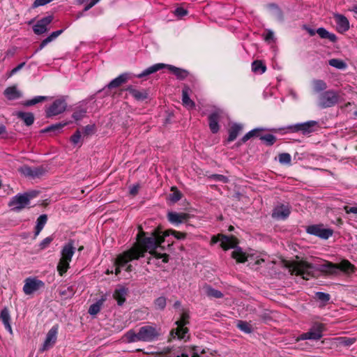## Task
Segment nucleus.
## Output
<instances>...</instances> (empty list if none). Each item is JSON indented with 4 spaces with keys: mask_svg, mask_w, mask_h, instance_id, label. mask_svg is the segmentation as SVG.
Wrapping results in <instances>:
<instances>
[{
    "mask_svg": "<svg viewBox=\"0 0 357 357\" xmlns=\"http://www.w3.org/2000/svg\"><path fill=\"white\" fill-rule=\"evenodd\" d=\"M45 283L36 278H28L24 280L23 291L26 295H31L44 288Z\"/></svg>",
    "mask_w": 357,
    "mask_h": 357,
    "instance_id": "obj_8",
    "label": "nucleus"
},
{
    "mask_svg": "<svg viewBox=\"0 0 357 357\" xmlns=\"http://www.w3.org/2000/svg\"><path fill=\"white\" fill-rule=\"evenodd\" d=\"M52 0H35L33 3V7L36 8L38 6H44L50 2H51Z\"/></svg>",
    "mask_w": 357,
    "mask_h": 357,
    "instance_id": "obj_55",
    "label": "nucleus"
},
{
    "mask_svg": "<svg viewBox=\"0 0 357 357\" xmlns=\"http://www.w3.org/2000/svg\"><path fill=\"white\" fill-rule=\"evenodd\" d=\"M317 123L315 121H310L302 123H297L289 127L293 132L301 131L303 134H309L312 132L314 128L317 126Z\"/></svg>",
    "mask_w": 357,
    "mask_h": 357,
    "instance_id": "obj_16",
    "label": "nucleus"
},
{
    "mask_svg": "<svg viewBox=\"0 0 357 357\" xmlns=\"http://www.w3.org/2000/svg\"><path fill=\"white\" fill-rule=\"evenodd\" d=\"M85 114H86V110L84 109H79L77 110H76L73 114V118L75 120V121H79L81 119H82L84 118V116H85Z\"/></svg>",
    "mask_w": 357,
    "mask_h": 357,
    "instance_id": "obj_48",
    "label": "nucleus"
},
{
    "mask_svg": "<svg viewBox=\"0 0 357 357\" xmlns=\"http://www.w3.org/2000/svg\"><path fill=\"white\" fill-rule=\"evenodd\" d=\"M139 185L137 184L131 186L130 188V194L133 196L136 195L139 191Z\"/></svg>",
    "mask_w": 357,
    "mask_h": 357,
    "instance_id": "obj_57",
    "label": "nucleus"
},
{
    "mask_svg": "<svg viewBox=\"0 0 357 357\" xmlns=\"http://www.w3.org/2000/svg\"><path fill=\"white\" fill-rule=\"evenodd\" d=\"M346 212L347 213H357V206L354 207H345Z\"/></svg>",
    "mask_w": 357,
    "mask_h": 357,
    "instance_id": "obj_64",
    "label": "nucleus"
},
{
    "mask_svg": "<svg viewBox=\"0 0 357 357\" xmlns=\"http://www.w3.org/2000/svg\"><path fill=\"white\" fill-rule=\"evenodd\" d=\"M290 214V209L289 206L281 204L277 206L273 212L272 216L274 218L278 220H284L286 219Z\"/></svg>",
    "mask_w": 357,
    "mask_h": 357,
    "instance_id": "obj_19",
    "label": "nucleus"
},
{
    "mask_svg": "<svg viewBox=\"0 0 357 357\" xmlns=\"http://www.w3.org/2000/svg\"><path fill=\"white\" fill-rule=\"evenodd\" d=\"M126 294L127 290L124 287H120L115 290L113 296L119 305H121L125 302Z\"/></svg>",
    "mask_w": 357,
    "mask_h": 357,
    "instance_id": "obj_25",
    "label": "nucleus"
},
{
    "mask_svg": "<svg viewBox=\"0 0 357 357\" xmlns=\"http://www.w3.org/2000/svg\"><path fill=\"white\" fill-rule=\"evenodd\" d=\"M334 18L337 24V30L340 33H344L349 29V22L346 17L340 14H335Z\"/></svg>",
    "mask_w": 357,
    "mask_h": 357,
    "instance_id": "obj_20",
    "label": "nucleus"
},
{
    "mask_svg": "<svg viewBox=\"0 0 357 357\" xmlns=\"http://www.w3.org/2000/svg\"><path fill=\"white\" fill-rule=\"evenodd\" d=\"M285 266L291 274L300 275L304 280H308L310 277L313 275L314 272L313 266L304 261L287 262Z\"/></svg>",
    "mask_w": 357,
    "mask_h": 357,
    "instance_id": "obj_3",
    "label": "nucleus"
},
{
    "mask_svg": "<svg viewBox=\"0 0 357 357\" xmlns=\"http://www.w3.org/2000/svg\"><path fill=\"white\" fill-rule=\"evenodd\" d=\"M75 248L73 241L68 242L62 248L61 251V258L57 265V271L60 275H63L67 272L70 262L75 254Z\"/></svg>",
    "mask_w": 357,
    "mask_h": 357,
    "instance_id": "obj_4",
    "label": "nucleus"
},
{
    "mask_svg": "<svg viewBox=\"0 0 357 357\" xmlns=\"http://www.w3.org/2000/svg\"><path fill=\"white\" fill-rule=\"evenodd\" d=\"M7 136L6 127L3 125H0V137L6 138Z\"/></svg>",
    "mask_w": 357,
    "mask_h": 357,
    "instance_id": "obj_60",
    "label": "nucleus"
},
{
    "mask_svg": "<svg viewBox=\"0 0 357 357\" xmlns=\"http://www.w3.org/2000/svg\"><path fill=\"white\" fill-rule=\"evenodd\" d=\"M175 15L178 17H183L187 15L188 12L183 8H178L175 10Z\"/></svg>",
    "mask_w": 357,
    "mask_h": 357,
    "instance_id": "obj_56",
    "label": "nucleus"
},
{
    "mask_svg": "<svg viewBox=\"0 0 357 357\" xmlns=\"http://www.w3.org/2000/svg\"><path fill=\"white\" fill-rule=\"evenodd\" d=\"M242 126L239 124H234L229 130L228 141H234L238 136L240 131L242 130Z\"/></svg>",
    "mask_w": 357,
    "mask_h": 357,
    "instance_id": "obj_30",
    "label": "nucleus"
},
{
    "mask_svg": "<svg viewBox=\"0 0 357 357\" xmlns=\"http://www.w3.org/2000/svg\"><path fill=\"white\" fill-rule=\"evenodd\" d=\"M82 133L81 132L77 130L70 137L71 142L76 145L78 144H82Z\"/></svg>",
    "mask_w": 357,
    "mask_h": 357,
    "instance_id": "obj_44",
    "label": "nucleus"
},
{
    "mask_svg": "<svg viewBox=\"0 0 357 357\" xmlns=\"http://www.w3.org/2000/svg\"><path fill=\"white\" fill-rule=\"evenodd\" d=\"M17 116L20 119H22L24 122L25 123V124L26 126H31V124H33V121H34V117H33V115L31 114V113H29V112H18L17 114Z\"/></svg>",
    "mask_w": 357,
    "mask_h": 357,
    "instance_id": "obj_32",
    "label": "nucleus"
},
{
    "mask_svg": "<svg viewBox=\"0 0 357 357\" xmlns=\"http://www.w3.org/2000/svg\"><path fill=\"white\" fill-rule=\"evenodd\" d=\"M338 101V96L333 91H327L319 97L318 105L321 108L330 107Z\"/></svg>",
    "mask_w": 357,
    "mask_h": 357,
    "instance_id": "obj_10",
    "label": "nucleus"
},
{
    "mask_svg": "<svg viewBox=\"0 0 357 357\" xmlns=\"http://www.w3.org/2000/svg\"><path fill=\"white\" fill-rule=\"evenodd\" d=\"M165 67H167L170 71H172L178 79H183L188 76V72L185 70L176 68L171 65H165L163 63H157L151 66L144 70L142 73L137 75V77L142 78L144 76H147L153 73H155Z\"/></svg>",
    "mask_w": 357,
    "mask_h": 357,
    "instance_id": "obj_5",
    "label": "nucleus"
},
{
    "mask_svg": "<svg viewBox=\"0 0 357 357\" xmlns=\"http://www.w3.org/2000/svg\"><path fill=\"white\" fill-rule=\"evenodd\" d=\"M36 195L37 192H32L16 195L10 200L9 206L13 208V210L19 211L27 206L29 204L30 199L35 197Z\"/></svg>",
    "mask_w": 357,
    "mask_h": 357,
    "instance_id": "obj_6",
    "label": "nucleus"
},
{
    "mask_svg": "<svg viewBox=\"0 0 357 357\" xmlns=\"http://www.w3.org/2000/svg\"><path fill=\"white\" fill-rule=\"evenodd\" d=\"M102 305V301H98L96 303L91 305L89 309V313L91 315L97 314L100 312Z\"/></svg>",
    "mask_w": 357,
    "mask_h": 357,
    "instance_id": "obj_39",
    "label": "nucleus"
},
{
    "mask_svg": "<svg viewBox=\"0 0 357 357\" xmlns=\"http://www.w3.org/2000/svg\"><path fill=\"white\" fill-rule=\"evenodd\" d=\"M316 296L319 300L323 302H327L330 299V295L324 292H317Z\"/></svg>",
    "mask_w": 357,
    "mask_h": 357,
    "instance_id": "obj_52",
    "label": "nucleus"
},
{
    "mask_svg": "<svg viewBox=\"0 0 357 357\" xmlns=\"http://www.w3.org/2000/svg\"><path fill=\"white\" fill-rule=\"evenodd\" d=\"M47 220V217L46 215H41L37 220V225H36V235H38L39 233L43 229V227L46 224Z\"/></svg>",
    "mask_w": 357,
    "mask_h": 357,
    "instance_id": "obj_36",
    "label": "nucleus"
},
{
    "mask_svg": "<svg viewBox=\"0 0 357 357\" xmlns=\"http://www.w3.org/2000/svg\"><path fill=\"white\" fill-rule=\"evenodd\" d=\"M129 79V75L128 73H123L120 75L119 77H116L113 80H112L109 84L107 85L108 88L113 89L116 88L121 86L122 84L127 82Z\"/></svg>",
    "mask_w": 357,
    "mask_h": 357,
    "instance_id": "obj_24",
    "label": "nucleus"
},
{
    "mask_svg": "<svg viewBox=\"0 0 357 357\" xmlns=\"http://www.w3.org/2000/svg\"><path fill=\"white\" fill-rule=\"evenodd\" d=\"M308 234L319 236L323 239H327L333 234V230L325 229L321 225H311L307 228Z\"/></svg>",
    "mask_w": 357,
    "mask_h": 357,
    "instance_id": "obj_15",
    "label": "nucleus"
},
{
    "mask_svg": "<svg viewBox=\"0 0 357 357\" xmlns=\"http://www.w3.org/2000/svg\"><path fill=\"white\" fill-rule=\"evenodd\" d=\"M97 3V1L92 0L88 5H86L84 8V11H87L91 9L93 6H94Z\"/></svg>",
    "mask_w": 357,
    "mask_h": 357,
    "instance_id": "obj_63",
    "label": "nucleus"
},
{
    "mask_svg": "<svg viewBox=\"0 0 357 357\" xmlns=\"http://www.w3.org/2000/svg\"><path fill=\"white\" fill-rule=\"evenodd\" d=\"M316 32L321 38H328L331 42H335L337 40V37L334 33L328 32L324 28H319Z\"/></svg>",
    "mask_w": 357,
    "mask_h": 357,
    "instance_id": "obj_31",
    "label": "nucleus"
},
{
    "mask_svg": "<svg viewBox=\"0 0 357 357\" xmlns=\"http://www.w3.org/2000/svg\"><path fill=\"white\" fill-rule=\"evenodd\" d=\"M95 132L94 125H87L83 128L82 135L83 137H88L93 135Z\"/></svg>",
    "mask_w": 357,
    "mask_h": 357,
    "instance_id": "obj_45",
    "label": "nucleus"
},
{
    "mask_svg": "<svg viewBox=\"0 0 357 357\" xmlns=\"http://www.w3.org/2000/svg\"><path fill=\"white\" fill-rule=\"evenodd\" d=\"M24 64H25V63H22L19 64L17 67L14 68L10 71L9 76H12L13 75H14L15 73L18 72L20 70H21L23 68V66H24Z\"/></svg>",
    "mask_w": 357,
    "mask_h": 357,
    "instance_id": "obj_58",
    "label": "nucleus"
},
{
    "mask_svg": "<svg viewBox=\"0 0 357 357\" xmlns=\"http://www.w3.org/2000/svg\"><path fill=\"white\" fill-rule=\"evenodd\" d=\"M67 107V103L63 98L56 99L46 109V115L47 117L59 115L63 113Z\"/></svg>",
    "mask_w": 357,
    "mask_h": 357,
    "instance_id": "obj_12",
    "label": "nucleus"
},
{
    "mask_svg": "<svg viewBox=\"0 0 357 357\" xmlns=\"http://www.w3.org/2000/svg\"><path fill=\"white\" fill-rule=\"evenodd\" d=\"M340 268V270L349 273L353 272L354 266L347 260H343L338 265L333 264L332 263L328 262L324 264L322 266V271H326L327 273H332L334 272L335 269Z\"/></svg>",
    "mask_w": 357,
    "mask_h": 357,
    "instance_id": "obj_11",
    "label": "nucleus"
},
{
    "mask_svg": "<svg viewBox=\"0 0 357 357\" xmlns=\"http://www.w3.org/2000/svg\"><path fill=\"white\" fill-rule=\"evenodd\" d=\"M237 327L246 333H250L252 331L251 325L245 321H239L237 324Z\"/></svg>",
    "mask_w": 357,
    "mask_h": 357,
    "instance_id": "obj_40",
    "label": "nucleus"
},
{
    "mask_svg": "<svg viewBox=\"0 0 357 357\" xmlns=\"http://www.w3.org/2000/svg\"><path fill=\"white\" fill-rule=\"evenodd\" d=\"M63 30H58L56 31L52 32L50 36H51L52 39L54 40L56 39L59 36H60L63 33Z\"/></svg>",
    "mask_w": 357,
    "mask_h": 357,
    "instance_id": "obj_61",
    "label": "nucleus"
},
{
    "mask_svg": "<svg viewBox=\"0 0 357 357\" xmlns=\"http://www.w3.org/2000/svg\"><path fill=\"white\" fill-rule=\"evenodd\" d=\"M174 189V187L172 188L173 192L169 195V199L171 201L176 202L181 198V194L179 191Z\"/></svg>",
    "mask_w": 357,
    "mask_h": 357,
    "instance_id": "obj_50",
    "label": "nucleus"
},
{
    "mask_svg": "<svg viewBox=\"0 0 357 357\" xmlns=\"http://www.w3.org/2000/svg\"><path fill=\"white\" fill-rule=\"evenodd\" d=\"M130 94L137 100L142 101L148 98V93L146 90H139L131 86L127 89Z\"/></svg>",
    "mask_w": 357,
    "mask_h": 357,
    "instance_id": "obj_22",
    "label": "nucleus"
},
{
    "mask_svg": "<svg viewBox=\"0 0 357 357\" xmlns=\"http://www.w3.org/2000/svg\"><path fill=\"white\" fill-rule=\"evenodd\" d=\"M211 177H213V178H215L217 181H222L224 183H225L227 180L225 176H224L222 175H220V174H214Z\"/></svg>",
    "mask_w": 357,
    "mask_h": 357,
    "instance_id": "obj_59",
    "label": "nucleus"
},
{
    "mask_svg": "<svg viewBox=\"0 0 357 357\" xmlns=\"http://www.w3.org/2000/svg\"><path fill=\"white\" fill-rule=\"evenodd\" d=\"M161 329L155 324H149L140 327L137 332L128 331L123 336L124 341L128 343L135 342H153L159 340Z\"/></svg>",
    "mask_w": 357,
    "mask_h": 357,
    "instance_id": "obj_2",
    "label": "nucleus"
},
{
    "mask_svg": "<svg viewBox=\"0 0 357 357\" xmlns=\"http://www.w3.org/2000/svg\"><path fill=\"white\" fill-rule=\"evenodd\" d=\"M53 238L50 236H48L45 238L40 243V248L41 249L46 248L50 243L52 241Z\"/></svg>",
    "mask_w": 357,
    "mask_h": 357,
    "instance_id": "obj_54",
    "label": "nucleus"
},
{
    "mask_svg": "<svg viewBox=\"0 0 357 357\" xmlns=\"http://www.w3.org/2000/svg\"><path fill=\"white\" fill-rule=\"evenodd\" d=\"M33 177H38V176H42L46 172L45 169L43 167H34V168H33Z\"/></svg>",
    "mask_w": 357,
    "mask_h": 357,
    "instance_id": "obj_53",
    "label": "nucleus"
},
{
    "mask_svg": "<svg viewBox=\"0 0 357 357\" xmlns=\"http://www.w3.org/2000/svg\"><path fill=\"white\" fill-rule=\"evenodd\" d=\"M222 114L221 110H217L213 112L211 114H210L208 119H209V127L211 130L215 133L219 130V126H218V119L220 117V115Z\"/></svg>",
    "mask_w": 357,
    "mask_h": 357,
    "instance_id": "obj_21",
    "label": "nucleus"
},
{
    "mask_svg": "<svg viewBox=\"0 0 357 357\" xmlns=\"http://www.w3.org/2000/svg\"><path fill=\"white\" fill-rule=\"evenodd\" d=\"M59 327L57 325L52 326L47 333L45 340L40 348V351L43 352L52 348L56 343L57 339Z\"/></svg>",
    "mask_w": 357,
    "mask_h": 357,
    "instance_id": "obj_13",
    "label": "nucleus"
},
{
    "mask_svg": "<svg viewBox=\"0 0 357 357\" xmlns=\"http://www.w3.org/2000/svg\"><path fill=\"white\" fill-rule=\"evenodd\" d=\"M199 349L197 347H189L188 349L185 350L181 355V356L178 357H200L198 354Z\"/></svg>",
    "mask_w": 357,
    "mask_h": 357,
    "instance_id": "obj_37",
    "label": "nucleus"
},
{
    "mask_svg": "<svg viewBox=\"0 0 357 357\" xmlns=\"http://www.w3.org/2000/svg\"><path fill=\"white\" fill-rule=\"evenodd\" d=\"M166 298L161 296L155 299L154 304L156 309L163 310L166 306Z\"/></svg>",
    "mask_w": 357,
    "mask_h": 357,
    "instance_id": "obj_41",
    "label": "nucleus"
},
{
    "mask_svg": "<svg viewBox=\"0 0 357 357\" xmlns=\"http://www.w3.org/2000/svg\"><path fill=\"white\" fill-rule=\"evenodd\" d=\"M260 139L265 142L268 145H272L275 142V137L271 134L261 136Z\"/></svg>",
    "mask_w": 357,
    "mask_h": 357,
    "instance_id": "obj_49",
    "label": "nucleus"
},
{
    "mask_svg": "<svg viewBox=\"0 0 357 357\" xmlns=\"http://www.w3.org/2000/svg\"><path fill=\"white\" fill-rule=\"evenodd\" d=\"M232 257L236 260L237 262L243 263L247 261L248 256L245 252H243L240 248H236L232 252Z\"/></svg>",
    "mask_w": 357,
    "mask_h": 357,
    "instance_id": "obj_28",
    "label": "nucleus"
},
{
    "mask_svg": "<svg viewBox=\"0 0 357 357\" xmlns=\"http://www.w3.org/2000/svg\"><path fill=\"white\" fill-rule=\"evenodd\" d=\"M328 63L330 66L340 70L346 69L347 67V63L344 61L337 59H330Z\"/></svg>",
    "mask_w": 357,
    "mask_h": 357,
    "instance_id": "obj_34",
    "label": "nucleus"
},
{
    "mask_svg": "<svg viewBox=\"0 0 357 357\" xmlns=\"http://www.w3.org/2000/svg\"><path fill=\"white\" fill-rule=\"evenodd\" d=\"M173 235L177 239H184L186 237V234L181 231H178L173 229H169L164 232V236H167L169 235Z\"/></svg>",
    "mask_w": 357,
    "mask_h": 357,
    "instance_id": "obj_38",
    "label": "nucleus"
},
{
    "mask_svg": "<svg viewBox=\"0 0 357 357\" xmlns=\"http://www.w3.org/2000/svg\"><path fill=\"white\" fill-rule=\"evenodd\" d=\"M19 172L26 176H32L33 177V168H31L28 166H22L19 169Z\"/></svg>",
    "mask_w": 357,
    "mask_h": 357,
    "instance_id": "obj_46",
    "label": "nucleus"
},
{
    "mask_svg": "<svg viewBox=\"0 0 357 357\" xmlns=\"http://www.w3.org/2000/svg\"><path fill=\"white\" fill-rule=\"evenodd\" d=\"M188 313H182L181 319L176 322L177 325L176 328L172 330L170 333L172 338L177 337L178 339H184L185 337V334L188 333V329L184 326L188 324Z\"/></svg>",
    "mask_w": 357,
    "mask_h": 357,
    "instance_id": "obj_7",
    "label": "nucleus"
},
{
    "mask_svg": "<svg viewBox=\"0 0 357 357\" xmlns=\"http://www.w3.org/2000/svg\"><path fill=\"white\" fill-rule=\"evenodd\" d=\"M53 17L49 15L38 20L33 26V29L36 34L40 35L47 31V26L52 22Z\"/></svg>",
    "mask_w": 357,
    "mask_h": 357,
    "instance_id": "obj_17",
    "label": "nucleus"
},
{
    "mask_svg": "<svg viewBox=\"0 0 357 357\" xmlns=\"http://www.w3.org/2000/svg\"><path fill=\"white\" fill-rule=\"evenodd\" d=\"M218 241L220 242V245L224 250L234 248L238 244L237 239L234 236H227L222 234H220L218 236H213V243H216Z\"/></svg>",
    "mask_w": 357,
    "mask_h": 357,
    "instance_id": "obj_14",
    "label": "nucleus"
},
{
    "mask_svg": "<svg viewBox=\"0 0 357 357\" xmlns=\"http://www.w3.org/2000/svg\"><path fill=\"white\" fill-rule=\"evenodd\" d=\"M4 95L9 100H15L21 96V93L16 86H10L4 91Z\"/></svg>",
    "mask_w": 357,
    "mask_h": 357,
    "instance_id": "obj_26",
    "label": "nucleus"
},
{
    "mask_svg": "<svg viewBox=\"0 0 357 357\" xmlns=\"http://www.w3.org/2000/svg\"><path fill=\"white\" fill-rule=\"evenodd\" d=\"M261 131V129H254L250 132H248L242 139L243 142H246L252 137L254 136H259V132Z\"/></svg>",
    "mask_w": 357,
    "mask_h": 357,
    "instance_id": "obj_47",
    "label": "nucleus"
},
{
    "mask_svg": "<svg viewBox=\"0 0 357 357\" xmlns=\"http://www.w3.org/2000/svg\"><path fill=\"white\" fill-rule=\"evenodd\" d=\"M0 317L5 326V328L10 333H12V328L10 324V314L8 310L6 308H4L1 310Z\"/></svg>",
    "mask_w": 357,
    "mask_h": 357,
    "instance_id": "obj_27",
    "label": "nucleus"
},
{
    "mask_svg": "<svg viewBox=\"0 0 357 357\" xmlns=\"http://www.w3.org/2000/svg\"><path fill=\"white\" fill-rule=\"evenodd\" d=\"M139 228L140 231L137 235L138 245L119 255L115 260L116 275H118L121 272V268L127 263L133 259H137L140 257H143L144 253L146 251H149V253L156 259H162V261L165 263L168 261V255L167 254H161L155 250L157 248H160L163 250V247H161L160 245L164 242L165 236L164 235L161 236L158 231H155L152 233L151 236L142 240L144 232L142 231L141 227Z\"/></svg>",
    "mask_w": 357,
    "mask_h": 357,
    "instance_id": "obj_1",
    "label": "nucleus"
},
{
    "mask_svg": "<svg viewBox=\"0 0 357 357\" xmlns=\"http://www.w3.org/2000/svg\"><path fill=\"white\" fill-rule=\"evenodd\" d=\"M324 326L321 324H314L310 331L307 333H304L298 336L296 339L297 341L305 340H318L323 336L322 333Z\"/></svg>",
    "mask_w": 357,
    "mask_h": 357,
    "instance_id": "obj_9",
    "label": "nucleus"
},
{
    "mask_svg": "<svg viewBox=\"0 0 357 357\" xmlns=\"http://www.w3.org/2000/svg\"><path fill=\"white\" fill-rule=\"evenodd\" d=\"M68 124L67 122L66 123H59L54 125H52L51 126H49L45 129L46 131H54V130H61L64 126H66Z\"/></svg>",
    "mask_w": 357,
    "mask_h": 357,
    "instance_id": "obj_51",
    "label": "nucleus"
},
{
    "mask_svg": "<svg viewBox=\"0 0 357 357\" xmlns=\"http://www.w3.org/2000/svg\"><path fill=\"white\" fill-rule=\"evenodd\" d=\"M190 89L188 86H185L182 91L183 105L188 109L195 107V102L190 98Z\"/></svg>",
    "mask_w": 357,
    "mask_h": 357,
    "instance_id": "obj_23",
    "label": "nucleus"
},
{
    "mask_svg": "<svg viewBox=\"0 0 357 357\" xmlns=\"http://www.w3.org/2000/svg\"><path fill=\"white\" fill-rule=\"evenodd\" d=\"M264 39L266 41H270V40H272L273 39V31H268L265 37H264Z\"/></svg>",
    "mask_w": 357,
    "mask_h": 357,
    "instance_id": "obj_62",
    "label": "nucleus"
},
{
    "mask_svg": "<svg viewBox=\"0 0 357 357\" xmlns=\"http://www.w3.org/2000/svg\"><path fill=\"white\" fill-rule=\"evenodd\" d=\"M279 162L281 164L289 165L291 162V155L289 153H283L278 155Z\"/></svg>",
    "mask_w": 357,
    "mask_h": 357,
    "instance_id": "obj_43",
    "label": "nucleus"
},
{
    "mask_svg": "<svg viewBox=\"0 0 357 357\" xmlns=\"http://www.w3.org/2000/svg\"><path fill=\"white\" fill-rule=\"evenodd\" d=\"M47 99H48L47 96H36V97L33 98V99H31L30 100H28L25 103V105L26 106L33 105H36V104H37L38 102H40L42 101L46 100Z\"/></svg>",
    "mask_w": 357,
    "mask_h": 357,
    "instance_id": "obj_42",
    "label": "nucleus"
},
{
    "mask_svg": "<svg viewBox=\"0 0 357 357\" xmlns=\"http://www.w3.org/2000/svg\"><path fill=\"white\" fill-rule=\"evenodd\" d=\"M190 218V215L187 213L169 212L167 213L168 220L174 225H178L183 223Z\"/></svg>",
    "mask_w": 357,
    "mask_h": 357,
    "instance_id": "obj_18",
    "label": "nucleus"
},
{
    "mask_svg": "<svg viewBox=\"0 0 357 357\" xmlns=\"http://www.w3.org/2000/svg\"><path fill=\"white\" fill-rule=\"evenodd\" d=\"M312 88L314 92L318 93L327 88L326 82L321 79H314L312 82Z\"/></svg>",
    "mask_w": 357,
    "mask_h": 357,
    "instance_id": "obj_33",
    "label": "nucleus"
},
{
    "mask_svg": "<svg viewBox=\"0 0 357 357\" xmlns=\"http://www.w3.org/2000/svg\"><path fill=\"white\" fill-rule=\"evenodd\" d=\"M266 69V66L260 61H255L252 64V70L255 73L262 74Z\"/></svg>",
    "mask_w": 357,
    "mask_h": 357,
    "instance_id": "obj_35",
    "label": "nucleus"
},
{
    "mask_svg": "<svg viewBox=\"0 0 357 357\" xmlns=\"http://www.w3.org/2000/svg\"><path fill=\"white\" fill-rule=\"evenodd\" d=\"M203 290L204 294L209 297L219 298L222 296V294L220 291L215 289L208 285H205L203 287Z\"/></svg>",
    "mask_w": 357,
    "mask_h": 357,
    "instance_id": "obj_29",
    "label": "nucleus"
}]
</instances>
